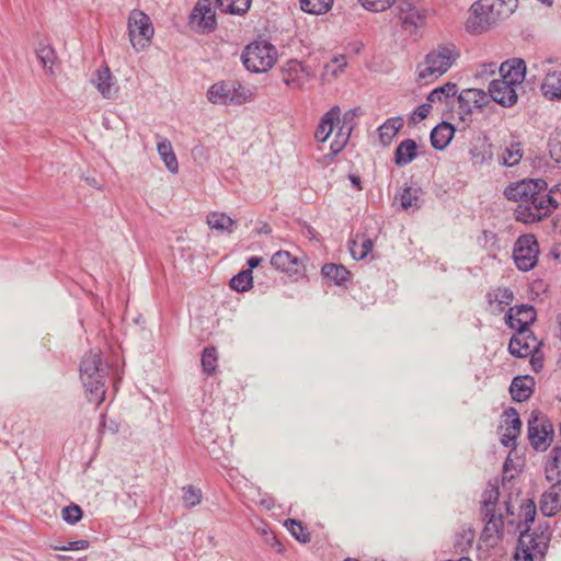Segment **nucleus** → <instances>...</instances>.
Here are the masks:
<instances>
[{
  "mask_svg": "<svg viewBox=\"0 0 561 561\" xmlns=\"http://www.w3.org/2000/svg\"><path fill=\"white\" fill-rule=\"evenodd\" d=\"M504 196L517 203L515 220L526 225L542 221L560 205L559 199L550 195L548 183L543 179H524L511 183L505 187Z\"/></svg>",
  "mask_w": 561,
  "mask_h": 561,
  "instance_id": "f257e3e1",
  "label": "nucleus"
},
{
  "mask_svg": "<svg viewBox=\"0 0 561 561\" xmlns=\"http://www.w3.org/2000/svg\"><path fill=\"white\" fill-rule=\"evenodd\" d=\"M80 379L85 389L87 399L96 407L105 400V380L108 366L103 362L101 351H90L80 363Z\"/></svg>",
  "mask_w": 561,
  "mask_h": 561,
  "instance_id": "f03ea898",
  "label": "nucleus"
},
{
  "mask_svg": "<svg viewBox=\"0 0 561 561\" xmlns=\"http://www.w3.org/2000/svg\"><path fill=\"white\" fill-rule=\"evenodd\" d=\"M459 57L460 51L455 44L438 45L425 56L423 62L417 65L419 80L427 83L430 80L439 78Z\"/></svg>",
  "mask_w": 561,
  "mask_h": 561,
  "instance_id": "7ed1b4c3",
  "label": "nucleus"
},
{
  "mask_svg": "<svg viewBox=\"0 0 561 561\" xmlns=\"http://www.w3.org/2000/svg\"><path fill=\"white\" fill-rule=\"evenodd\" d=\"M539 529V533L520 529L514 561H541L545 558L551 533L548 524L545 527L540 525Z\"/></svg>",
  "mask_w": 561,
  "mask_h": 561,
  "instance_id": "20e7f679",
  "label": "nucleus"
},
{
  "mask_svg": "<svg viewBox=\"0 0 561 561\" xmlns=\"http://www.w3.org/2000/svg\"><path fill=\"white\" fill-rule=\"evenodd\" d=\"M497 0H478L470 8L466 31L470 34L486 32L499 20L504 19Z\"/></svg>",
  "mask_w": 561,
  "mask_h": 561,
  "instance_id": "39448f33",
  "label": "nucleus"
},
{
  "mask_svg": "<svg viewBox=\"0 0 561 561\" xmlns=\"http://www.w3.org/2000/svg\"><path fill=\"white\" fill-rule=\"evenodd\" d=\"M207 99L213 104L241 105L251 101L253 93L237 80H224L209 87Z\"/></svg>",
  "mask_w": 561,
  "mask_h": 561,
  "instance_id": "423d86ee",
  "label": "nucleus"
},
{
  "mask_svg": "<svg viewBox=\"0 0 561 561\" xmlns=\"http://www.w3.org/2000/svg\"><path fill=\"white\" fill-rule=\"evenodd\" d=\"M244 67L255 73L266 72L277 59L276 48L268 42H253L241 55Z\"/></svg>",
  "mask_w": 561,
  "mask_h": 561,
  "instance_id": "0eeeda50",
  "label": "nucleus"
},
{
  "mask_svg": "<svg viewBox=\"0 0 561 561\" xmlns=\"http://www.w3.org/2000/svg\"><path fill=\"white\" fill-rule=\"evenodd\" d=\"M154 28L150 18L139 10L130 12L128 18V35L133 47L136 50L144 49L149 45Z\"/></svg>",
  "mask_w": 561,
  "mask_h": 561,
  "instance_id": "6e6552de",
  "label": "nucleus"
},
{
  "mask_svg": "<svg viewBox=\"0 0 561 561\" xmlns=\"http://www.w3.org/2000/svg\"><path fill=\"white\" fill-rule=\"evenodd\" d=\"M539 244L534 234L518 237L514 244L513 259L519 271L528 272L538 262Z\"/></svg>",
  "mask_w": 561,
  "mask_h": 561,
  "instance_id": "1a4fd4ad",
  "label": "nucleus"
},
{
  "mask_svg": "<svg viewBox=\"0 0 561 561\" xmlns=\"http://www.w3.org/2000/svg\"><path fill=\"white\" fill-rule=\"evenodd\" d=\"M539 414L536 411L531 412L528 420V439L534 449L543 451L552 440L553 426L547 417Z\"/></svg>",
  "mask_w": 561,
  "mask_h": 561,
  "instance_id": "9d476101",
  "label": "nucleus"
},
{
  "mask_svg": "<svg viewBox=\"0 0 561 561\" xmlns=\"http://www.w3.org/2000/svg\"><path fill=\"white\" fill-rule=\"evenodd\" d=\"M510 340L508 352L517 358L528 357L531 353H539L542 342L538 341L531 330H515Z\"/></svg>",
  "mask_w": 561,
  "mask_h": 561,
  "instance_id": "9b49d317",
  "label": "nucleus"
},
{
  "mask_svg": "<svg viewBox=\"0 0 561 561\" xmlns=\"http://www.w3.org/2000/svg\"><path fill=\"white\" fill-rule=\"evenodd\" d=\"M459 116L466 121V116L472 114L474 108H482L490 103L489 95L480 89H465L457 96Z\"/></svg>",
  "mask_w": 561,
  "mask_h": 561,
  "instance_id": "f8f14e48",
  "label": "nucleus"
},
{
  "mask_svg": "<svg viewBox=\"0 0 561 561\" xmlns=\"http://www.w3.org/2000/svg\"><path fill=\"white\" fill-rule=\"evenodd\" d=\"M537 319V311L534 306L522 304L510 308L505 316L506 324L513 330H530V325Z\"/></svg>",
  "mask_w": 561,
  "mask_h": 561,
  "instance_id": "ddd939ff",
  "label": "nucleus"
},
{
  "mask_svg": "<svg viewBox=\"0 0 561 561\" xmlns=\"http://www.w3.org/2000/svg\"><path fill=\"white\" fill-rule=\"evenodd\" d=\"M282 81L290 89L301 88L310 78V71L297 59L288 60L280 69Z\"/></svg>",
  "mask_w": 561,
  "mask_h": 561,
  "instance_id": "4468645a",
  "label": "nucleus"
},
{
  "mask_svg": "<svg viewBox=\"0 0 561 561\" xmlns=\"http://www.w3.org/2000/svg\"><path fill=\"white\" fill-rule=\"evenodd\" d=\"M398 16L404 28H416L425 23V11L414 0H398Z\"/></svg>",
  "mask_w": 561,
  "mask_h": 561,
  "instance_id": "2eb2a0df",
  "label": "nucleus"
},
{
  "mask_svg": "<svg viewBox=\"0 0 561 561\" xmlns=\"http://www.w3.org/2000/svg\"><path fill=\"white\" fill-rule=\"evenodd\" d=\"M191 23H196L203 32H211L216 28V14L210 0H198L191 15Z\"/></svg>",
  "mask_w": 561,
  "mask_h": 561,
  "instance_id": "dca6fc26",
  "label": "nucleus"
},
{
  "mask_svg": "<svg viewBox=\"0 0 561 561\" xmlns=\"http://www.w3.org/2000/svg\"><path fill=\"white\" fill-rule=\"evenodd\" d=\"M489 99L491 98L493 102L504 106L511 107L517 102V93L516 89L511 87L510 83L504 80H493L489 84Z\"/></svg>",
  "mask_w": 561,
  "mask_h": 561,
  "instance_id": "f3484780",
  "label": "nucleus"
},
{
  "mask_svg": "<svg viewBox=\"0 0 561 561\" xmlns=\"http://www.w3.org/2000/svg\"><path fill=\"white\" fill-rule=\"evenodd\" d=\"M271 265L289 276L298 277L304 273L301 261L288 251L280 250L274 253L271 257Z\"/></svg>",
  "mask_w": 561,
  "mask_h": 561,
  "instance_id": "a211bd4d",
  "label": "nucleus"
},
{
  "mask_svg": "<svg viewBox=\"0 0 561 561\" xmlns=\"http://www.w3.org/2000/svg\"><path fill=\"white\" fill-rule=\"evenodd\" d=\"M501 80L510 83L511 87L516 88L525 80L526 64L520 58H514L504 61L500 67Z\"/></svg>",
  "mask_w": 561,
  "mask_h": 561,
  "instance_id": "6ab92c4d",
  "label": "nucleus"
},
{
  "mask_svg": "<svg viewBox=\"0 0 561 561\" xmlns=\"http://www.w3.org/2000/svg\"><path fill=\"white\" fill-rule=\"evenodd\" d=\"M540 511L547 517H552L561 511V483H553L543 492L540 499Z\"/></svg>",
  "mask_w": 561,
  "mask_h": 561,
  "instance_id": "aec40b11",
  "label": "nucleus"
},
{
  "mask_svg": "<svg viewBox=\"0 0 561 561\" xmlns=\"http://www.w3.org/2000/svg\"><path fill=\"white\" fill-rule=\"evenodd\" d=\"M535 379L529 375L516 376L510 386L512 399L516 402L527 401L535 390Z\"/></svg>",
  "mask_w": 561,
  "mask_h": 561,
  "instance_id": "412c9836",
  "label": "nucleus"
},
{
  "mask_svg": "<svg viewBox=\"0 0 561 561\" xmlns=\"http://www.w3.org/2000/svg\"><path fill=\"white\" fill-rule=\"evenodd\" d=\"M504 415L511 419L507 421L505 433L501 437V444L504 447H516V439L520 434L522 421L515 408H508L504 411Z\"/></svg>",
  "mask_w": 561,
  "mask_h": 561,
  "instance_id": "4be33fe9",
  "label": "nucleus"
},
{
  "mask_svg": "<svg viewBox=\"0 0 561 561\" xmlns=\"http://www.w3.org/2000/svg\"><path fill=\"white\" fill-rule=\"evenodd\" d=\"M92 82L105 99H112L118 92V88L115 87L111 70L106 65L95 71V78Z\"/></svg>",
  "mask_w": 561,
  "mask_h": 561,
  "instance_id": "5701e85b",
  "label": "nucleus"
},
{
  "mask_svg": "<svg viewBox=\"0 0 561 561\" xmlns=\"http://www.w3.org/2000/svg\"><path fill=\"white\" fill-rule=\"evenodd\" d=\"M341 110L337 105L332 106L320 119L316 129L314 137L318 141L324 142L331 133L335 123H340Z\"/></svg>",
  "mask_w": 561,
  "mask_h": 561,
  "instance_id": "b1692460",
  "label": "nucleus"
},
{
  "mask_svg": "<svg viewBox=\"0 0 561 561\" xmlns=\"http://www.w3.org/2000/svg\"><path fill=\"white\" fill-rule=\"evenodd\" d=\"M455 126L448 122L437 124L431 131V144L436 150H444L455 135Z\"/></svg>",
  "mask_w": 561,
  "mask_h": 561,
  "instance_id": "393cba45",
  "label": "nucleus"
},
{
  "mask_svg": "<svg viewBox=\"0 0 561 561\" xmlns=\"http://www.w3.org/2000/svg\"><path fill=\"white\" fill-rule=\"evenodd\" d=\"M417 157V145L413 139L402 140L394 150L393 161L398 167L411 163Z\"/></svg>",
  "mask_w": 561,
  "mask_h": 561,
  "instance_id": "a878e982",
  "label": "nucleus"
},
{
  "mask_svg": "<svg viewBox=\"0 0 561 561\" xmlns=\"http://www.w3.org/2000/svg\"><path fill=\"white\" fill-rule=\"evenodd\" d=\"M422 188L417 185H411L403 188L400 194V205L401 207L409 211H415L421 208Z\"/></svg>",
  "mask_w": 561,
  "mask_h": 561,
  "instance_id": "bb28decb",
  "label": "nucleus"
},
{
  "mask_svg": "<svg viewBox=\"0 0 561 561\" xmlns=\"http://www.w3.org/2000/svg\"><path fill=\"white\" fill-rule=\"evenodd\" d=\"M404 121L401 116L388 118L379 128V140L383 146H389L399 130L403 127Z\"/></svg>",
  "mask_w": 561,
  "mask_h": 561,
  "instance_id": "cd10ccee",
  "label": "nucleus"
},
{
  "mask_svg": "<svg viewBox=\"0 0 561 561\" xmlns=\"http://www.w3.org/2000/svg\"><path fill=\"white\" fill-rule=\"evenodd\" d=\"M321 274L337 286H344L350 280L351 275L344 265L335 263H325L321 268Z\"/></svg>",
  "mask_w": 561,
  "mask_h": 561,
  "instance_id": "c85d7f7f",
  "label": "nucleus"
},
{
  "mask_svg": "<svg viewBox=\"0 0 561 561\" xmlns=\"http://www.w3.org/2000/svg\"><path fill=\"white\" fill-rule=\"evenodd\" d=\"M541 92L549 100H561V71L546 75L541 83Z\"/></svg>",
  "mask_w": 561,
  "mask_h": 561,
  "instance_id": "c756f323",
  "label": "nucleus"
},
{
  "mask_svg": "<svg viewBox=\"0 0 561 561\" xmlns=\"http://www.w3.org/2000/svg\"><path fill=\"white\" fill-rule=\"evenodd\" d=\"M483 516V520L485 522L484 529L482 531V536L484 538H490L492 536H496L501 538L503 536V515L496 513H481Z\"/></svg>",
  "mask_w": 561,
  "mask_h": 561,
  "instance_id": "7c9ffc66",
  "label": "nucleus"
},
{
  "mask_svg": "<svg viewBox=\"0 0 561 561\" xmlns=\"http://www.w3.org/2000/svg\"><path fill=\"white\" fill-rule=\"evenodd\" d=\"M157 150L171 173H178L179 164L170 140L161 138L157 144Z\"/></svg>",
  "mask_w": 561,
  "mask_h": 561,
  "instance_id": "2f4dec72",
  "label": "nucleus"
},
{
  "mask_svg": "<svg viewBox=\"0 0 561 561\" xmlns=\"http://www.w3.org/2000/svg\"><path fill=\"white\" fill-rule=\"evenodd\" d=\"M207 224L211 229L220 232H233L236 221L225 213L213 211L207 215Z\"/></svg>",
  "mask_w": 561,
  "mask_h": 561,
  "instance_id": "473e14b6",
  "label": "nucleus"
},
{
  "mask_svg": "<svg viewBox=\"0 0 561 561\" xmlns=\"http://www.w3.org/2000/svg\"><path fill=\"white\" fill-rule=\"evenodd\" d=\"M252 0H216V5L221 12L242 15L250 9Z\"/></svg>",
  "mask_w": 561,
  "mask_h": 561,
  "instance_id": "72a5a7b5",
  "label": "nucleus"
},
{
  "mask_svg": "<svg viewBox=\"0 0 561 561\" xmlns=\"http://www.w3.org/2000/svg\"><path fill=\"white\" fill-rule=\"evenodd\" d=\"M523 154L522 144L512 142L504 149L503 154L499 160L500 164L507 168L515 167L520 162Z\"/></svg>",
  "mask_w": 561,
  "mask_h": 561,
  "instance_id": "f704fd0d",
  "label": "nucleus"
},
{
  "mask_svg": "<svg viewBox=\"0 0 561 561\" xmlns=\"http://www.w3.org/2000/svg\"><path fill=\"white\" fill-rule=\"evenodd\" d=\"M536 514L537 508L535 502L530 499L523 501L520 504V520L518 522L516 529L518 531L524 528L530 529V524L534 523Z\"/></svg>",
  "mask_w": 561,
  "mask_h": 561,
  "instance_id": "c9c22d12",
  "label": "nucleus"
},
{
  "mask_svg": "<svg viewBox=\"0 0 561 561\" xmlns=\"http://www.w3.org/2000/svg\"><path fill=\"white\" fill-rule=\"evenodd\" d=\"M284 526L297 541L301 543H308L311 541V535L301 522L294 518H287Z\"/></svg>",
  "mask_w": 561,
  "mask_h": 561,
  "instance_id": "e433bc0d",
  "label": "nucleus"
},
{
  "mask_svg": "<svg viewBox=\"0 0 561 561\" xmlns=\"http://www.w3.org/2000/svg\"><path fill=\"white\" fill-rule=\"evenodd\" d=\"M218 363L217 348L215 346H207L202 353L201 364L203 371L207 376H211L216 373Z\"/></svg>",
  "mask_w": 561,
  "mask_h": 561,
  "instance_id": "4c0bfd02",
  "label": "nucleus"
},
{
  "mask_svg": "<svg viewBox=\"0 0 561 561\" xmlns=\"http://www.w3.org/2000/svg\"><path fill=\"white\" fill-rule=\"evenodd\" d=\"M253 286V275L251 270H243L230 279V287L239 293H244Z\"/></svg>",
  "mask_w": 561,
  "mask_h": 561,
  "instance_id": "58836bf2",
  "label": "nucleus"
},
{
  "mask_svg": "<svg viewBox=\"0 0 561 561\" xmlns=\"http://www.w3.org/2000/svg\"><path fill=\"white\" fill-rule=\"evenodd\" d=\"M500 496L499 486L489 484L482 494L481 513H496L495 506Z\"/></svg>",
  "mask_w": 561,
  "mask_h": 561,
  "instance_id": "ea45409f",
  "label": "nucleus"
},
{
  "mask_svg": "<svg viewBox=\"0 0 561 561\" xmlns=\"http://www.w3.org/2000/svg\"><path fill=\"white\" fill-rule=\"evenodd\" d=\"M457 91H458V87L456 83L447 82L444 85L434 89L427 95L426 100L432 103H434L436 101H439V102L447 101L449 98L455 96Z\"/></svg>",
  "mask_w": 561,
  "mask_h": 561,
  "instance_id": "a19ab883",
  "label": "nucleus"
},
{
  "mask_svg": "<svg viewBox=\"0 0 561 561\" xmlns=\"http://www.w3.org/2000/svg\"><path fill=\"white\" fill-rule=\"evenodd\" d=\"M333 4V0H300L302 11L310 14L327 13Z\"/></svg>",
  "mask_w": 561,
  "mask_h": 561,
  "instance_id": "79ce46f5",
  "label": "nucleus"
},
{
  "mask_svg": "<svg viewBox=\"0 0 561 561\" xmlns=\"http://www.w3.org/2000/svg\"><path fill=\"white\" fill-rule=\"evenodd\" d=\"M36 56L43 67L53 73V66L57 58L55 49L49 45H42L36 49Z\"/></svg>",
  "mask_w": 561,
  "mask_h": 561,
  "instance_id": "37998d69",
  "label": "nucleus"
},
{
  "mask_svg": "<svg viewBox=\"0 0 561 561\" xmlns=\"http://www.w3.org/2000/svg\"><path fill=\"white\" fill-rule=\"evenodd\" d=\"M374 248V242L369 238L363 239L362 243H357L356 241H352L350 247V252L356 261L365 259L369 252H371Z\"/></svg>",
  "mask_w": 561,
  "mask_h": 561,
  "instance_id": "c03bdc74",
  "label": "nucleus"
},
{
  "mask_svg": "<svg viewBox=\"0 0 561 561\" xmlns=\"http://www.w3.org/2000/svg\"><path fill=\"white\" fill-rule=\"evenodd\" d=\"M202 501V491L193 485L183 488V503L185 507L192 508L198 505Z\"/></svg>",
  "mask_w": 561,
  "mask_h": 561,
  "instance_id": "a18cd8bd",
  "label": "nucleus"
},
{
  "mask_svg": "<svg viewBox=\"0 0 561 561\" xmlns=\"http://www.w3.org/2000/svg\"><path fill=\"white\" fill-rule=\"evenodd\" d=\"M362 7L371 12H383L392 7L396 0H358Z\"/></svg>",
  "mask_w": 561,
  "mask_h": 561,
  "instance_id": "49530a36",
  "label": "nucleus"
},
{
  "mask_svg": "<svg viewBox=\"0 0 561 561\" xmlns=\"http://www.w3.org/2000/svg\"><path fill=\"white\" fill-rule=\"evenodd\" d=\"M82 510L77 504H70L62 510V518L67 524L75 525L82 518Z\"/></svg>",
  "mask_w": 561,
  "mask_h": 561,
  "instance_id": "de8ad7c7",
  "label": "nucleus"
},
{
  "mask_svg": "<svg viewBox=\"0 0 561 561\" xmlns=\"http://www.w3.org/2000/svg\"><path fill=\"white\" fill-rule=\"evenodd\" d=\"M432 108V102H425L421 104L412 114L410 121L413 124H416L417 122L426 118L431 112Z\"/></svg>",
  "mask_w": 561,
  "mask_h": 561,
  "instance_id": "09e8293b",
  "label": "nucleus"
},
{
  "mask_svg": "<svg viewBox=\"0 0 561 561\" xmlns=\"http://www.w3.org/2000/svg\"><path fill=\"white\" fill-rule=\"evenodd\" d=\"M513 299L514 294L507 287L497 288V290L495 291L494 300L497 301L500 305L508 306L513 301Z\"/></svg>",
  "mask_w": 561,
  "mask_h": 561,
  "instance_id": "8fccbe9b",
  "label": "nucleus"
},
{
  "mask_svg": "<svg viewBox=\"0 0 561 561\" xmlns=\"http://www.w3.org/2000/svg\"><path fill=\"white\" fill-rule=\"evenodd\" d=\"M105 431H108L112 434H116L119 431V423L114 420H111L110 422H107L106 415L104 413H102L100 416L99 432H100V434H102Z\"/></svg>",
  "mask_w": 561,
  "mask_h": 561,
  "instance_id": "3c124183",
  "label": "nucleus"
},
{
  "mask_svg": "<svg viewBox=\"0 0 561 561\" xmlns=\"http://www.w3.org/2000/svg\"><path fill=\"white\" fill-rule=\"evenodd\" d=\"M90 546L88 540L80 539V540H73L69 541L67 545L64 546H56L54 547L55 550L60 551H70V550H85Z\"/></svg>",
  "mask_w": 561,
  "mask_h": 561,
  "instance_id": "603ef678",
  "label": "nucleus"
},
{
  "mask_svg": "<svg viewBox=\"0 0 561 561\" xmlns=\"http://www.w3.org/2000/svg\"><path fill=\"white\" fill-rule=\"evenodd\" d=\"M546 479L553 483H561V468H554L547 463L545 468Z\"/></svg>",
  "mask_w": 561,
  "mask_h": 561,
  "instance_id": "864d4df0",
  "label": "nucleus"
},
{
  "mask_svg": "<svg viewBox=\"0 0 561 561\" xmlns=\"http://www.w3.org/2000/svg\"><path fill=\"white\" fill-rule=\"evenodd\" d=\"M501 4V13L504 18L510 16L517 8L518 0H497Z\"/></svg>",
  "mask_w": 561,
  "mask_h": 561,
  "instance_id": "5fc2aeb1",
  "label": "nucleus"
},
{
  "mask_svg": "<svg viewBox=\"0 0 561 561\" xmlns=\"http://www.w3.org/2000/svg\"><path fill=\"white\" fill-rule=\"evenodd\" d=\"M346 145L334 138L330 146V153L324 154L323 159L331 162L335 156H337Z\"/></svg>",
  "mask_w": 561,
  "mask_h": 561,
  "instance_id": "6e6d98bb",
  "label": "nucleus"
},
{
  "mask_svg": "<svg viewBox=\"0 0 561 561\" xmlns=\"http://www.w3.org/2000/svg\"><path fill=\"white\" fill-rule=\"evenodd\" d=\"M357 111H358V108H351V110L346 111L343 115L342 126H345V128L350 127V128L354 129L355 117L357 115Z\"/></svg>",
  "mask_w": 561,
  "mask_h": 561,
  "instance_id": "4d7b16f0",
  "label": "nucleus"
},
{
  "mask_svg": "<svg viewBox=\"0 0 561 561\" xmlns=\"http://www.w3.org/2000/svg\"><path fill=\"white\" fill-rule=\"evenodd\" d=\"M547 463L554 468H561V446H556L551 449Z\"/></svg>",
  "mask_w": 561,
  "mask_h": 561,
  "instance_id": "13d9d810",
  "label": "nucleus"
},
{
  "mask_svg": "<svg viewBox=\"0 0 561 561\" xmlns=\"http://www.w3.org/2000/svg\"><path fill=\"white\" fill-rule=\"evenodd\" d=\"M529 356H530L531 369L535 373L541 371V369L543 367V354H541L540 352L539 353H531Z\"/></svg>",
  "mask_w": 561,
  "mask_h": 561,
  "instance_id": "bf43d9fd",
  "label": "nucleus"
},
{
  "mask_svg": "<svg viewBox=\"0 0 561 561\" xmlns=\"http://www.w3.org/2000/svg\"><path fill=\"white\" fill-rule=\"evenodd\" d=\"M353 129L350 128V127H346L345 126H340L336 135H335V139L342 141L343 144L347 145L348 142V139H350V136L352 134Z\"/></svg>",
  "mask_w": 561,
  "mask_h": 561,
  "instance_id": "052dcab7",
  "label": "nucleus"
},
{
  "mask_svg": "<svg viewBox=\"0 0 561 561\" xmlns=\"http://www.w3.org/2000/svg\"><path fill=\"white\" fill-rule=\"evenodd\" d=\"M257 234H270L272 232L271 226L265 221H259L255 228Z\"/></svg>",
  "mask_w": 561,
  "mask_h": 561,
  "instance_id": "680f3d73",
  "label": "nucleus"
},
{
  "mask_svg": "<svg viewBox=\"0 0 561 561\" xmlns=\"http://www.w3.org/2000/svg\"><path fill=\"white\" fill-rule=\"evenodd\" d=\"M263 261V259L261 256H251L248 259V268L247 270H251V272L253 273V270L256 268L261 262Z\"/></svg>",
  "mask_w": 561,
  "mask_h": 561,
  "instance_id": "e2e57ef3",
  "label": "nucleus"
},
{
  "mask_svg": "<svg viewBox=\"0 0 561 561\" xmlns=\"http://www.w3.org/2000/svg\"><path fill=\"white\" fill-rule=\"evenodd\" d=\"M550 195L557 197L561 204V183L553 185L549 188Z\"/></svg>",
  "mask_w": 561,
  "mask_h": 561,
  "instance_id": "0e129e2a",
  "label": "nucleus"
},
{
  "mask_svg": "<svg viewBox=\"0 0 561 561\" xmlns=\"http://www.w3.org/2000/svg\"><path fill=\"white\" fill-rule=\"evenodd\" d=\"M348 179L350 181L352 182L353 186L357 190V191H362L363 187H362V181H360V178L358 175H355V174H350L348 175Z\"/></svg>",
  "mask_w": 561,
  "mask_h": 561,
  "instance_id": "69168bd1",
  "label": "nucleus"
},
{
  "mask_svg": "<svg viewBox=\"0 0 561 561\" xmlns=\"http://www.w3.org/2000/svg\"><path fill=\"white\" fill-rule=\"evenodd\" d=\"M552 228L556 233L561 234V215L552 219Z\"/></svg>",
  "mask_w": 561,
  "mask_h": 561,
  "instance_id": "338daca9",
  "label": "nucleus"
},
{
  "mask_svg": "<svg viewBox=\"0 0 561 561\" xmlns=\"http://www.w3.org/2000/svg\"><path fill=\"white\" fill-rule=\"evenodd\" d=\"M271 540H274V543H272V547L276 548L277 552L283 553L284 552V546L283 543L276 538L275 535L271 534Z\"/></svg>",
  "mask_w": 561,
  "mask_h": 561,
  "instance_id": "774afa93",
  "label": "nucleus"
}]
</instances>
